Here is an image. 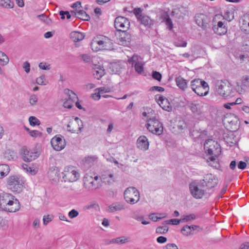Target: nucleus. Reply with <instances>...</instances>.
<instances>
[{"label": "nucleus", "instance_id": "nucleus-1", "mask_svg": "<svg viewBox=\"0 0 249 249\" xmlns=\"http://www.w3.org/2000/svg\"><path fill=\"white\" fill-rule=\"evenodd\" d=\"M0 209L11 213L19 209V202L11 194L0 191Z\"/></svg>", "mask_w": 249, "mask_h": 249}, {"label": "nucleus", "instance_id": "nucleus-2", "mask_svg": "<svg viewBox=\"0 0 249 249\" xmlns=\"http://www.w3.org/2000/svg\"><path fill=\"white\" fill-rule=\"evenodd\" d=\"M90 46L95 52L100 50H111L113 48V41L106 36L99 35L93 38Z\"/></svg>", "mask_w": 249, "mask_h": 249}, {"label": "nucleus", "instance_id": "nucleus-3", "mask_svg": "<svg viewBox=\"0 0 249 249\" xmlns=\"http://www.w3.org/2000/svg\"><path fill=\"white\" fill-rule=\"evenodd\" d=\"M204 148L205 152L210 156L218 157L221 152L219 144L213 139H208L205 141Z\"/></svg>", "mask_w": 249, "mask_h": 249}, {"label": "nucleus", "instance_id": "nucleus-4", "mask_svg": "<svg viewBox=\"0 0 249 249\" xmlns=\"http://www.w3.org/2000/svg\"><path fill=\"white\" fill-rule=\"evenodd\" d=\"M8 188L12 191L18 193H20L23 187V181L17 175H11L7 180Z\"/></svg>", "mask_w": 249, "mask_h": 249}, {"label": "nucleus", "instance_id": "nucleus-5", "mask_svg": "<svg viewBox=\"0 0 249 249\" xmlns=\"http://www.w3.org/2000/svg\"><path fill=\"white\" fill-rule=\"evenodd\" d=\"M146 127L154 134L160 135L163 132L162 124L155 117L147 120Z\"/></svg>", "mask_w": 249, "mask_h": 249}, {"label": "nucleus", "instance_id": "nucleus-6", "mask_svg": "<svg viewBox=\"0 0 249 249\" xmlns=\"http://www.w3.org/2000/svg\"><path fill=\"white\" fill-rule=\"evenodd\" d=\"M215 89L218 94L225 97L230 96L232 91L231 86L227 81H217Z\"/></svg>", "mask_w": 249, "mask_h": 249}, {"label": "nucleus", "instance_id": "nucleus-7", "mask_svg": "<svg viewBox=\"0 0 249 249\" xmlns=\"http://www.w3.org/2000/svg\"><path fill=\"white\" fill-rule=\"evenodd\" d=\"M125 201L129 204H134L140 200V193L135 187L127 188L124 193Z\"/></svg>", "mask_w": 249, "mask_h": 249}, {"label": "nucleus", "instance_id": "nucleus-8", "mask_svg": "<svg viewBox=\"0 0 249 249\" xmlns=\"http://www.w3.org/2000/svg\"><path fill=\"white\" fill-rule=\"evenodd\" d=\"M200 181H194L189 184V190L192 196L196 199H200L204 196L206 191Z\"/></svg>", "mask_w": 249, "mask_h": 249}, {"label": "nucleus", "instance_id": "nucleus-9", "mask_svg": "<svg viewBox=\"0 0 249 249\" xmlns=\"http://www.w3.org/2000/svg\"><path fill=\"white\" fill-rule=\"evenodd\" d=\"M62 174L65 181H76L79 178V173L76 168L73 166L66 167Z\"/></svg>", "mask_w": 249, "mask_h": 249}, {"label": "nucleus", "instance_id": "nucleus-10", "mask_svg": "<svg viewBox=\"0 0 249 249\" xmlns=\"http://www.w3.org/2000/svg\"><path fill=\"white\" fill-rule=\"evenodd\" d=\"M114 27L119 32L128 30L130 28V21L124 17L119 16L115 19Z\"/></svg>", "mask_w": 249, "mask_h": 249}, {"label": "nucleus", "instance_id": "nucleus-11", "mask_svg": "<svg viewBox=\"0 0 249 249\" xmlns=\"http://www.w3.org/2000/svg\"><path fill=\"white\" fill-rule=\"evenodd\" d=\"M20 153L23 160L25 162H31L39 156L37 152L31 151L25 146L21 148Z\"/></svg>", "mask_w": 249, "mask_h": 249}, {"label": "nucleus", "instance_id": "nucleus-12", "mask_svg": "<svg viewBox=\"0 0 249 249\" xmlns=\"http://www.w3.org/2000/svg\"><path fill=\"white\" fill-rule=\"evenodd\" d=\"M51 143L53 148L58 151L64 148L66 145L65 139L61 135H57L53 138Z\"/></svg>", "mask_w": 249, "mask_h": 249}, {"label": "nucleus", "instance_id": "nucleus-13", "mask_svg": "<svg viewBox=\"0 0 249 249\" xmlns=\"http://www.w3.org/2000/svg\"><path fill=\"white\" fill-rule=\"evenodd\" d=\"M200 181L202 186L207 187L209 189L214 187L217 184V178L211 174L206 175L204 179Z\"/></svg>", "mask_w": 249, "mask_h": 249}, {"label": "nucleus", "instance_id": "nucleus-14", "mask_svg": "<svg viewBox=\"0 0 249 249\" xmlns=\"http://www.w3.org/2000/svg\"><path fill=\"white\" fill-rule=\"evenodd\" d=\"M127 31L119 32V43L121 45L127 46L132 40L131 34Z\"/></svg>", "mask_w": 249, "mask_h": 249}, {"label": "nucleus", "instance_id": "nucleus-15", "mask_svg": "<svg viewBox=\"0 0 249 249\" xmlns=\"http://www.w3.org/2000/svg\"><path fill=\"white\" fill-rule=\"evenodd\" d=\"M156 100L160 107L164 110L171 111L172 107L168 99L161 95H157Z\"/></svg>", "mask_w": 249, "mask_h": 249}, {"label": "nucleus", "instance_id": "nucleus-16", "mask_svg": "<svg viewBox=\"0 0 249 249\" xmlns=\"http://www.w3.org/2000/svg\"><path fill=\"white\" fill-rule=\"evenodd\" d=\"M195 18L196 22L198 26L204 29H207L209 22V19L207 16L203 14H198L196 15Z\"/></svg>", "mask_w": 249, "mask_h": 249}, {"label": "nucleus", "instance_id": "nucleus-17", "mask_svg": "<svg viewBox=\"0 0 249 249\" xmlns=\"http://www.w3.org/2000/svg\"><path fill=\"white\" fill-rule=\"evenodd\" d=\"M213 30L215 34L221 36L227 33L228 28L225 22L219 21L217 22V25H214L213 26Z\"/></svg>", "mask_w": 249, "mask_h": 249}, {"label": "nucleus", "instance_id": "nucleus-18", "mask_svg": "<svg viewBox=\"0 0 249 249\" xmlns=\"http://www.w3.org/2000/svg\"><path fill=\"white\" fill-rule=\"evenodd\" d=\"M149 142L145 136H140L137 141V147L141 150L146 151L149 148Z\"/></svg>", "mask_w": 249, "mask_h": 249}, {"label": "nucleus", "instance_id": "nucleus-19", "mask_svg": "<svg viewBox=\"0 0 249 249\" xmlns=\"http://www.w3.org/2000/svg\"><path fill=\"white\" fill-rule=\"evenodd\" d=\"M65 93L69 95V100L64 102L63 106L65 108H71L72 107L71 101L74 102L75 99H77L78 98L72 90H69V89H65Z\"/></svg>", "mask_w": 249, "mask_h": 249}, {"label": "nucleus", "instance_id": "nucleus-20", "mask_svg": "<svg viewBox=\"0 0 249 249\" xmlns=\"http://www.w3.org/2000/svg\"><path fill=\"white\" fill-rule=\"evenodd\" d=\"M84 185L85 188L91 191L95 190L97 188L93 178L92 176L89 175H86L84 177Z\"/></svg>", "mask_w": 249, "mask_h": 249}, {"label": "nucleus", "instance_id": "nucleus-21", "mask_svg": "<svg viewBox=\"0 0 249 249\" xmlns=\"http://www.w3.org/2000/svg\"><path fill=\"white\" fill-rule=\"evenodd\" d=\"M48 177L51 180L56 181L59 180V171L56 167H52L49 168L48 172Z\"/></svg>", "mask_w": 249, "mask_h": 249}, {"label": "nucleus", "instance_id": "nucleus-22", "mask_svg": "<svg viewBox=\"0 0 249 249\" xmlns=\"http://www.w3.org/2000/svg\"><path fill=\"white\" fill-rule=\"evenodd\" d=\"M209 89L208 83L203 81L202 84L196 89V92H195L200 96H206L208 93Z\"/></svg>", "mask_w": 249, "mask_h": 249}, {"label": "nucleus", "instance_id": "nucleus-23", "mask_svg": "<svg viewBox=\"0 0 249 249\" xmlns=\"http://www.w3.org/2000/svg\"><path fill=\"white\" fill-rule=\"evenodd\" d=\"M138 21L145 26L150 27L154 24V21L145 15H141L138 17Z\"/></svg>", "mask_w": 249, "mask_h": 249}, {"label": "nucleus", "instance_id": "nucleus-24", "mask_svg": "<svg viewBox=\"0 0 249 249\" xmlns=\"http://www.w3.org/2000/svg\"><path fill=\"white\" fill-rule=\"evenodd\" d=\"M71 13L76 18H79L83 20L89 21L90 19L89 16L83 10H79L77 12L71 11Z\"/></svg>", "mask_w": 249, "mask_h": 249}, {"label": "nucleus", "instance_id": "nucleus-25", "mask_svg": "<svg viewBox=\"0 0 249 249\" xmlns=\"http://www.w3.org/2000/svg\"><path fill=\"white\" fill-rule=\"evenodd\" d=\"M189 107L193 113L199 114L201 112L203 106L201 102L194 101L190 104Z\"/></svg>", "mask_w": 249, "mask_h": 249}, {"label": "nucleus", "instance_id": "nucleus-26", "mask_svg": "<svg viewBox=\"0 0 249 249\" xmlns=\"http://www.w3.org/2000/svg\"><path fill=\"white\" fill-rule=\"evenodd\" d=\"M130 241V238L126 236H121L110 240H107L106 243L109 244H123L127 243Z\"/></svg>", "mask_w": 249, "mask_h": 249}, {"label": "nucleus", "instance_id": "nucleus-27", "mask_svg": "<svg viewBox=\"0 0 249 249\" xmlns=\"http://www.w3.org/2000/svg\"><path fill=\"white\" fill-rule=\"evenodd\" d=\"M161 18L162 21L165 23L169 30L173 29V24L170 16L167 12H164L161 14Z\"/></svg>", "mask_w": 249, "mask_h": 249}, {"label": "nucleus", "instance_id": "nucleus-28", "mask_svg": "<svg viewBox=\"0 0 249 249\" xmlns=\"http://www.w3.org/2000/svg\"><path fill=\"white\" fill-rule=\"evenodd\" d=\"M109 212L113 213L115 211H121L125 209V204L122 202H116L110 205L109 207Z\"/></svg>", "mask_w": 249, "mask_h": 249}, {"label": "nucleus", "instance_id": "nucleus-29", "mask_svg": "<svg viewBox=\"0 0 249 249\" xmlns=\"http://www.w3.org/2000/svg\"><path fill=\"white\" fill-rule=\"evenodd\" d=\"M70 38L73 42H79L83 40L85 37L84 35L80 32L73 31L70 35Z\"/></svg>", "mask_w": 249, "mask_h": 249}, {"label": "nucleus", "instance_id": "nucleus-30", "mask_svg": "<svg viewBox=\"0 0 249 249\" xmlns=\"http://www.w3.org/2000/svg\"><path fill=\"white\" fill-rule=\"evenodd\" d=\"M101 180L103 183L110 184L114 181V175L112 174H105L102 175Z\"/></svg>", "mask_w": 249, "mask_h": 249}, {"label": "nucleus", "instance_id": "nucleus-31", "mask_svg": "<svg viewBox=\"0 0 249 249\" xmlns=\"http://www.w3.org/2000/svg\"><path fill=\"white\" fill-rule=\"evenodd\" d=\"M176 82L178 87L181 90H185L187 88V82L185 79L181 76L176 78Z\"/></svg>", "mask_w": 249, "mask_h": 249}, {"label": "nucleus", "instance_id": "nucleus-32", "mask_svg": "<svg viewBox=\"0 0 249 249\" xmlns=\"http://www.w3.org/2000/svg\"><path fill=\"white\" fill-rule=\"evenodd\" d=\"M217 158L218 157H215L214 156H210L207 159V162H209V165L211 166L218 169L220 168V165L217 160Z\"/></svg>", "mask_w": 249, "mask_h": 249}, {"label": "nucleus", "instance_id": "nucleus-33", "mask_svg": "<svg viewBox=\"0 0 249 249\" xmlns=\"http://www.w3.org/2000/svg\"><path fill=\"white\" fill-rule=\"evenodd\" d=\"M10 167L7 164H0V178L6 176L10 172Z\"/></svg>", "mask_w": 249, "mask_h": 249}, {"label": "nucleus", "instance_id": "nucleus-34", "mask_svg": "<svg viewBox=\"0 0 249 249\" xmlns=\"http://www.w3.org/2000/svg\"><path fill=\"white\" fill-rule=\"evenodd\" d=\"M167 216L166 213H151L148 215L149 218L153 221L156 222L159 219L165 218Z\"/></svg>", "mask_w": 249, "mask_h": 249}, {"label": "nucleus", "instance_id": "nucleus-35", "mask_svg": "<svg viewBox=\"0 0 249 249\" xmlns=\"http://www.w3.org/2000/svg\"><path fill=\"white\" fill-rule=\"evenodd\" d=\"M105 74L104 69L103 67H97L94 69L93 71V75L94 77L98 80H99Z\"/></svg>", "mask_w": 249, "mask_h": 249}, {"label": "nucleus", "instance_id": "nucleus-36", "mask_svg": "<svg viewBox=\"0 0 249 249\" xmlns=\"http://www.w3.org/2000/svg\"><path fill=\"white\" fill-rule=\"evenodd\" d=\"M203 81V80L200 79H195L192 80L191 84L192 89L194 92H196V89L202 84Z\"/></svg>", "mask_w": 249, "mask_h": 249}, {"label": "nucleus", "instance_id": "nucleus-37", "mask_svg": "<svg viewBox=\"0 0 249 249\" xmlns=\"http://www.w3.org/2000/svg\"><path fill=\"white\" fill-rule=\"evenodd\" d=\"M0 6L5 8H12L14 6V3L10 0H0Z\"/></svg>", "mask_w": 249, "mask_h": 249}, {"label": "nucleus", "instance_id": "nucleus-38", "mask_svg": "<svg viewBox=\"0 0 249 249\" xmlns=\"http://www.w3.org/2000/svg\"><path fill=\"white\" fill-rule=\"evenodd\" d=\"M135 71L139 74H142L144 73L143 65L141 62H138L134 65Z\"/></svg>", "mask_w": 249, "mask_h": 249}, {"label": "nucleus", "instance_id": "nucleus-39", "mask_svg": "<svg viewBox=\"0 0 249 249\" xmlns=\"http://www.w3.org/2000/svg\"><path fill=\"white\" fill-rule=\"evenodd\" d=\"M181 233L185 236H189L191 234H194V232H192L191 227L190 226H184L181 230Z\"/></svg>", "mask_w": 249, "mask_h": 249}, {"label": "nucleus", "instance_id": "nucleus-40", "mask_svg": "<svg viewBox=\"0 0 249 249\" xmlns=\"http://www.w3.org/2000/svg\"><path fill=\"white\" fill-rule=\"evenodd\" d=\"M233 12H231L229 10H227L224 12L223 18L228 21H231L234 19Z\"/></svg>", "mask_w": 249, "mask_h": 249}, {"label": "nucleus", "instance_id": "nucleus-41", "mask_svg": "<svg viewBox=\"0 0 249 249\" xmlns=\"http://www.w3.org/2000/svg\"><path fill=\"white\" fill-rule=\"evenodd\" d=\"M29 121L30 124L33 126L38 125L40 124L39 120L34 116L30 117L29 118Z\"/></svg>", "mask_w": 249, "mask_h": 249}, {"label": "nucleus", "instance_id": "nucleus-42", "mask_svg": "<svg viewBox=\"0 0 249 249\" xmlns=\"http://www.w3.org/2000/svg\"><path fill=\"white\" fill-rule=\"evenodd\" d=\"M168 231V228L167 226H160L157 228L156 232L158 234H164Z\"/></svg>", "mask_w": 249, "mask_h": 249}, {"label": "nucleus", "instance_id": "nucleus-43", "mask_svg": "<svg viewBox=\"0 0 249 249\" xmlns=\"http://www.w3.org/2000/svg\"><path fill=\"white\" fill-rule=\"evenodd\" d=\"M196 216L194 213H191L189 215H183L182 217V221L188 222L196 219Z\"/></svg>", "mask_w": 249, "mask_h": 249}, {"label": "nucleus", "instance_id": "nucleus-44", "mask_svg": "<svg viewBox=\"0 0 249 249\" xmlns=\"http://www.w3.org/2000/svg\"><path fill=\"white\" fill-rule=\"evenodd\" d=\"M0 61H2L3 62V65H6L9 62V58L6 56V55L0 51Z\"/></svg>", "mask_w": 249, "mask_h": 249}, {"label": "nucleus", "instance_id": "nucleus-45", "mask_svg": "<svg viewBox=\"0 0 249 249\" xmlns=\"http://www.w3.org/2000/svg\"><path fill=\"white\" fill-rule=\"evenodd\" d=\"M95 159L93 157H88L85 159L84 161V164L88 166H90L92 164Z\"/></svg>", "mask_w": 249, "mask_h": 249}, {"label": "nucleus", "instance_id": "nucleus-46", "mask_svg": "<svg viewBox=\"0 0 249 249\" xmlns=\"http://www.w3.org/2000/svg\"><path fill=\"white\" fill-rule=\"evenodd\" d=\"M8 227V221L7 220L3 219L0 217V229L2 230L6 229Z\"/></svg>", "mask_w": 249, "mask_h": 249}, {"label": "nucleus", "instance_id": "nucleus-47", "mask_svg": "<svg viewBox=\"0 0 249 249\" xmlns=\"http://www.w3.org/2000/svg\"><path fill=\"white\" fill-rule=\"evenodd\" d=\"M182 221V218L181 219H171L169 220L165 221L164 222L165 224H172L174 225H178L179 224L180 221Z\"/></svg>", "mask_w": 249, "mask_h": 249}, {"label": "nucleus", "instance_id": "nucleus-48", "mask_svg": "<svg viewBox=\"0 0 249 249\" xmlns=\"http://www.w3.org/2000/svg\"><path fill=\"white\" fill-rule=\"evenodd\" d=\"M30 135L32 137H42V133L40 132H39L38 130H32L31 131L29 132Z\"/></svg>", "mask_w": 249, "mask_h": 249}, {"label": "nucleus", "instance_id": "nucleus-49", "mask_svg": "<svg viewBox=\"0 0 249 249\" xmlns=\"http://www.w3.org/2000/svg\"><path fill=\"white\" fill-rule=\"evenodd\" d=\"M152 77L158 81H160L162 75L160 73L157 71H153L152 74Z\"/></svg>", "mask_w": 249, "mask_h": 249}, {"label": "nucleus", "instance_id": "nucleus-50", "mask_svg": "<svg viewBox=\"0 0 249 249\" xmlns=\"http://www.w3.org/2000/svg\"><path fill=\"white\" fill-rule=\"evenodd\" d=\"M79 214V213L75 209H72L69 212L68 215L70 218H74L77 216Z\"/></svg>", "mask_w": 249, "mask_h": 249}, {"label": "nucleus", "instance_id": "nucleus-51", "mask_svg": "<svg viewBox=\"0 0 249 249\" xmlns=\"http://www.w3.org/2000/svg\"><path fill=\"white\" fill-rule=\"evenodd\" d=\"M75 120L76 121L77 124L79 125V127L78 128L77 133H78L79 132H80L83 127V125L82 124V121L77 117L75 118Z\"/></svg>", "mask_w": 249, "mask_h": 249}, {"label": "nucleus", "instance_id": "nucleus-52", "mask_svg": "<svg viewBox=\"0 0 249 249\" xmlns=\"http://www.w3.org/2000/svg\"><path fill=\"white\" fill-rule=\"evenodd\" d=\"M95 90L99 91V93H100L101 94H102L104 93L109 92L111 91L109 88H106V87H100V88L96 89H95Z\"/></svg>", "mask_w": 249, "mask_h": 249}, {"label": "nucleus", "instance_id": "nucleus-53", "mask_svg": "<svg viewBox=\"0 0 249 249\" xmlns=\"http://www.w3.org/2000/svg\"><path fill=\"white\" fill-rule=\"evenodd\" d=\"M80 57L86 63H89L91 60L90 56L87 54H81Z\"/></svg>", "mask_w": 249, "mask_h": 249}, {"label": "nucleus", "instance_id": "nucleus-54", "mask_svg": "<svg viewBox=\"0 0 249 249\" xmlns=\"http://www.w3.org/2000/svg\"><path fill=\"white\" fill-rule=\"evenodd\" d=\"M29 100H30V104L32 106H34V105H36V103H37L38 98L36 95L33 94L30 96Z\"/></svg>", "mask_w": 249, "mask_h": 249}, {"label": "nucleus", "instance_id": "nucleus-55", "mask_svg": "<svg viewBox=\"0 0 249 249\" xmlns=\"http://www.w3.org/2000/svg\"><path fill=\"white\" fill-rule=\"evenodd\" d=\"M186 127V124L183 121H179L177 124L178 129L181 131L184 129Z\"/></svg>", "mask_w": 249, "mask_h": 249}, {"label": "nucleus", "instance_id": "nucleus-56", "mask_svg": "<svg viewBox=\"0 0 249 249\" xmlns=\"http://www.w3.org/2000/svg\"><path fill=\"white\" fill-rule=\"evenodd\" d=\"M242 84L246 87H249V76L245 75L242 79Z\"/></svg>", "mask_w": 249, "mask_h": 249}, {"label": "nucleus", "instance_id": "nucleus-57", "mask_svg": "<svg viewBox=\"0 0 249 249\" xmlns=\"http://www.w3.org/2000/svg\"><path fill=\"white\" fill-rule=\"evenodd\" d=\"M45 76L44 75H42L36 79V82L38 85H45Z\"/></svg>", "mask_w": 249, "mask_h": 249}, {"label": "nucleus", "instance_id": "nucleus-58", "mask_svg": "<svg viewBox=\"0 0 249 249\" xmlns=\"http://www.w3.org/2000/svg\"><path fill=\"white\" fill-rule=\"evenodd\" d=\"M162 249H178V246L174 243L168 244L163 247Z\"/></svg>", "mask_w": 249, "mask_h": 249}, {"label": "nucleus", "instance_id": "nucleus-59", "mask_svg": "<svg viewBox=\"0 0 249 249\" xmlns=\"http://www.w3.org/2000/svg\"><path fill=\"white\" fill-rule=\"evenodd\" d=\"M38 66L40 69L44 70H49L51 68L50 65H47L46 63L44 62L40 63Z\"/></svg>", "mask_w": 249, "mask_h": 249}, {"label": "nucleus", "instance_id": "nucleus-60", "mask_svg": "<svg viewBox=\"0 0 249 249\" xmlns=\"http://www.w3.org/2000/svg\"><path fill=\"white\" fill-rule=\"evenodd\" d=\"M52 220V217L50 215H44L43 218V224L44 225H47L49 222Z\"/></svg>", "mask_w": 249, "mask_h": 249}, {"label": "nucleus", "instance_id": "nucleus-61", "mask_svg": "<svg viewBox=\"0 0 249 249\" xmlns=\"http://www.w3.org/2000/svg\"><path fill=\"white\" fill-rule=\"evenodd\" d=\"M150 90L151 91L156 90L159 92H163L164 91V89L161 87L159 86H153L150 89Z\"/></svg>", "mask_w": 249, "mask_h": 249}, {"label": "nucleus", "instance_id": "nucleus-62", "mask_svg": "<svg viewBox=\"0 0 249 249\" xmlns=\"http://www.w3.org/2000/svg\"><path fill=\"white\" fill-rule=\"evenodd\" d=\"M138 60V58L137 56L133 55L130 59H128V62L129 64H131L132 66H134L136 63H137L136 61Z\"/></svg>", "mask_w": 249, "mask_h": 249}, {"label": "nucleus", "instance_id": "nucleus-63", "mask_svg": "<svg viewBox=\"0 0 249 249\" xmlns=\"http://www.w3.org/2000/svg\"><path fill=\"white\" fill-rule=\"evenodd\" d=\"M23 67L26 73L29 72L30 71V64L28 62H25L23 63Z\"/></svg>", "mask_w": 249, "mask_h": 249}, {"label": "nucleus", "instance_id": "nucleus-64", "mask_svg": "<svg viewBox=\"0 0 249 249\" xmlns=\"http://www.w3.org/2000/svg\"><path fill=\"white\" fill-rule=\"evenodd\" d=\"M237 167L239 169L244 170L247 167V163L243 161H240L237 164Z\"/></svg>", "mask_w": 249, "mask_h": 249}]
</instances>
